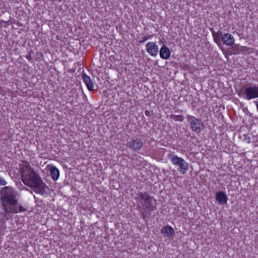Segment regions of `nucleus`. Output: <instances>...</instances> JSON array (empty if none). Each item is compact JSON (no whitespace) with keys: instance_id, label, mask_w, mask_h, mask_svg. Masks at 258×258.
<instances>
[{"instance_id":"obj_21","label":"nucleus","mask_w":258,"mask_h":258,"mask_svg":"<svg viewBox=\"0 0 258 258\" xmlns=\"http://www.w3.org/2000/svg\"><path fill=\"white\" fill-rule=\"evenodd\" d=\"M145 114L147 116H151V112L149 110H146L145 112Z\"/></svg>"},{"instance_id":"obj_4","label":"nucleus","mask_w":258,"mask_h":258,"mask_svg":"<svg viewBox=\"0 0 258 258\" xmlns=\"http://www.w3.org/2000/svg\"><path fill=\"white\" fill-rule=\"evenodd\" d=\"M238 95L248 100L258 98V86L247 84L242 87L238 92Z\"/></svg>"},{"instance_id":"obj_6","label":"nucleus","mask_w":258,"mask_h":258,"mask_svg":"<svg viewBox=\"0 0 258 258\" xmlns=\"http://www.w3.org/2000/svg\"><path fill=\"white\" fill-rule=\"evenodd\" d=\"M126 146L133 150L137 151L143 147V142L140 138L133 139L127 142Z\"/></svg>"},{"instance_id":"obj_3","label":"nucleus","mask_w":258,"mask_h":258,"mask_svg":"<svg viewBox=\"0 0 258 258\" xmlns=\"http://www.w3.org/2000/svg\"><path fill=\"white\" fill-rule=\"evenodd\" d=\"M136 198L138 202L137 207L140 209L142 218L145 219L149 217L151 211L156 209L155 200L147 192H139Z\"/></svg>"},{"instance_id":"obj_1","label":"nucleus","mask_w":258,"mask_h":258,"mask_svg":"<svg viewBox=\"0 0 258 258\" xmlns=\"http://www.w3.org/2000/svg\"><path fill=\"white\" fill-rule=\"evenodd\" d=\"M19 197L18 192L11 186H5L1 188L0 200L3 211L1 215L4 220H8L14 214L26 211V209L19 203Z\"/></svg>"},{"instance_id":"obj_7","label":"nucleus","mask_w":258,"mask_h":258,"mask_svg":"<svg viewBox=\"0 0 258 258\" xmlns=\"http://www.w3.org/2000/svg\"><path fill=\"white\" fill-rule=\"evenodd\" d=\"M147 52L152 56H155L158 52V47L155 42H148L146 45Z\"/></svg>"},{"instance_id":"obj_13","label":"nucleus","mask_w":258,"mask_h":258,"mask_svg":"<svg viewBox=\"0 0 258 258\" xmlns=\"http://www.w3.org/2000/svg\"><path fill=\"white\" fill-rule=\"evenodd\" d=\"M48 167H49L50 174L52 178L54 181L57 180L59 175V170L54 166L49 165Z\"/></svg>"},{"instance_id":"obj_25","label":"nucleus","mask_w":258,"mask_h":258,"mask_svg":"<svg viewBox=\"0 0 258 258\" xmlns=\"http://www.w3.org/2000/svg\"><path fill=\"white\" fill-rule=\"evenodd\" d=\"M172 118L175 120H177V115H173L172 116Z\"/></svg>"},{"instance_id":"obj_20","label":"nucleus","mask_w":258,"mask_h":258,"mask_svg":"<svg viewBox=\"0 0 258 258\" xmlns=\"http://www.w3.org/2000/svg\"><path fill=\"white\" fill-rule=\"evenodd\" d=\"M7 184L6 181L2 177H0V185H5Z\"/></svg>"},{"instance_id":"obj_10","label":"nucleus","mask_w":258,"mask_h":258,"mask_svg":"<svg viewBox=\"0 0 258 258\" xmlns=\"http://www.w3.org/2000/svg\"><path fill=\"white\" fill-rule=\"evenodd\" d=\"M82 78L88 89L89 91H93L94 90V84L90 78L85 73L82 74Z\"/></svg>"},{"instance_id":"obj_23","label":"nucleus","mask_w":258,"mask_h":258,"mask_svg":"<svg viewBox=\"0 0 258 258\" xmlns=\"http://www.w3.org/2000/svg\"><path fill=\"white\" fill-rule=\"evenodd\" d=\"M216 34H217L218 36H220L221 37H222V35H223V34H222V32L221 31H220V30H219L217 32H216Z\"/></svg>"},{"instance_id":"obj_12","label":"nucleus","mask_w":258,"mask_h":258,"mask_svg":"<svg viewBox=\"0 0 258 258\" xmlns=\"http://www.w3.org/2000/svg\"><path fill=\"white\" fill-rule=\"evenodd\" d=\"M178 166L180 168V172L184 174L187 172L188 164L182 158L178 157Z\"/></svg>"},{"instance_id":"obj_9","label":"nucleus","mask_w":258,"mask_h":258,"mask_svg":"<svg viewBox=\"0 0 258 258\" xmlns=\"http://www.w3.org/2000/svg\"><path fill=\"white\" fill-rule=\"evenodd\" d=\"M216 200L220 204H225L227 202V197L225 193L222 191L217 192L216 195Z\"/></svg>"},{"instance_id":"obj_14","label":"nucleus","mask_w":258,"mask_h":258,"mask_svg":"<svg viewBox=\"0 0 258 258\" xmlns=\"http://www.w3.org/2000/svg\"><path fill=\"white\" fill-rule=\"evenodd\" d=\"M170 52L168 47L163 46L160 50V57L165 59H167L170 56Z\"/></svg>"},{"instance_id":"obj_24","label":"nucleus","mask_w":258,"mask_h":258,"mask_svg":"<svg viewBox=\"0 0 258 258\" xmlns=\"http://www.w3.org/2000/svg\"><path fill=\"white\" fill-rule=\"evenodd\" d=\"M254 103H255V104L256 105V109H257V110L258 111V99L257 100L255 101L254 102Z\"/></svg>"},{"instance_id":"obj_18","label":"nucleus","mask_w":258,"mask_h":258,"mask_svg":"<svg viewBox=\"0 0 258 258\" xmlns=\"http://www.w3.org/2000/svg\"><path fill=\"white\" fill-rule=\"evenodd\" d=\"M241 52H247L249 53L248 50L250 49V48H248L246 46H241Z\"/></svg>"},{"instance_id":"obj_17","label":"nucleus","mask_w":258,"mask_h":258,"mask_svg":"<svg viewBox=\"0 0 258 258\" xmlns=\"http://www.w3.org/2000/svg\"><path fill=\"white\" fill-rule=\"evenodd\" d=\"M151 37V35H148L146 36H144L142 38V40L139 41L140 43H144L145 41L147 40L149 38Z\"/></svg>"},{"instance_id":"obj_8","label":"nucleus","mask_w":258,"mask_h":258,"mask_svg":"<svg viewBox=\"0 0 258 258\" xmlns=\"http://www.w3.org/2000/svg\"><path fill=\"white\" fill-rule=\"evenodd\" d=\"M222 41L226 45L231 46L234 43V38L233 36L229 33H225L221 37Z\"/></svg>"},{"instance_id":"obj_11","label":"nucleus","mask_w":258,"mask_h":258,"mask_svg":"<svg viewBox=\"0 0 258 258\" xmlns=\"http://www.w3.org/2000/svg\"><path fill=\"white\" fill-rule=\"evenodd\" d=\"M174 232V231L173 228L168 225L163 227L161 229V233L167 237H173Z\"/></svg>"},{"instance_id":"obj_16","label":"nucleus","mask_w":258,"mask_h":258,"mask_svg":"<svg viewBox=\"0 0 258 258\" xmlns=\"http://www.w3.org/2000/svg\"><path fill=\"white\" fill-rule=\"evenodd\" d=\"M231 46L234 54H238L241 52V46L239 44H233Z\"/></svg>"},{"instance_id":"obj_26","label":"nucleus","mask_w":258,"mask_h":258,"mask_svg":"<svg viewBox=\"0 0 258 258\" xmlns=\"http://www.w3.org/2000/svg\"><path fill=\"white\" fill-rule=\"evenodd\" d=\"M26 58H27V59H28V60H31V55H30V54H29V55H27V56H26Z\"/></svg>"},{"instance_id":"obj_2","label":"nucleus","mask_w":258,"mask_h":258,"mask_svg":"<svg viewBox=\"0 0 258 258\" xmlns=\"http://www.w3.org/2000/svg\"><path fill=\"white\" fill-rule=\"evenodd\" d=\"M20 170L22 180L26 185L33 188L36 193L41 195L46 194L45 188L47 186L28 162L20 165Z\"/></svg>"},{"instance_id":"obj_15","label":"nucleus","mask_w":258,"mask_h":258,"mask_svg":"<svg viewBox=\"0 0 258 258\" xmlns=\"http://www.w3.org/2000/svg\"><path fill=\"white\" fill-rule=\"evenodd\" d=\"M210 30L212 32L214 42L220 46L222 43L221 37L216 34V32L214 31L213 28H211Z\"/></svg>"},{"instance_id":"obj_5","label":"nucleus","mask_w":258,"mask_h":258,"mask_svg":"<svg viewBox=\"0 0 258 258\" xmlns=\"http://www.w3.org/2000/svg\"><path fill=\"white\" fill-rule=\"evenodd\" d=\"M187 119L192 131L197 133H200L201 132L203 123L201 119L197 118L194 116L187 115Z\"/></svg>"},{"instance_id":"obj_22","label":"nucleus","mask_w":258,"mask_h":258,"mask_svg":"<svg viewBox=\"0 0 258 258\" xmlns=\"http://www.w3.org/2000/svg\"><path fill=\"white\" fill-rule=\"evenodd\" d=\"M183 120V115L178 114V121H182Z\"/></svg>"},{"instance_id":"obj_19","label":"nucleus","mask_w":258,"mask_h":258,"mask_svg":"<svg viewBox=\"0 0 258 258\" xmlns=\"http://www.w3.org/2000/svg\"><path fill=\"white\" fill-rule=\"evenodd\" d=\"M171 160H172V162L174 164H177V156H175L171 158Z\"/></svg>"}]
</instances>
